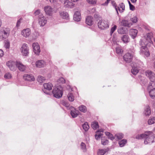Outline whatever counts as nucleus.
Here are the masks:
<instances>
[{
	"label": "nucleus",
	"instance_id": "nucleus-32",
	"mask_svg": "<svg viewBox=\"0 0 155 155\" xmlns=\"http://www.w3.org/2000/svg\"><path fill=\"white\" fill-rule=\"evenodd\" d=\"M150 95L152 99H155V89H153L149 91Z\"/></svg>",
	"mask_w": 155,
	"mask_h": 155
},
{
	"label": "nucleus",
	"instance_id": "nucleus-37",
	"mask_svg": "<svg viewBox=\"0 0 155 155\" xmlns=\"http://www.w3.org/2000/svg\"><path fill=\"white\" fill-rule=\"evenodd\" d=\"M155 123V117H150L148 120V124L151 125Z\"/></svg>",
	"mask_w": 155,
	"mask_h": 155
},
{
	"label": "nucleus",
	"instance_id": "nucleus-56",
	"mask_svg": "<svg viewBox=\"0 0 155 155\" xmlns=\"http://www.w3.org/2000/svg\"><path fill=\"white\" fill-rule=\"evenodd\" d=\"M21 19L20 18L18 20V21L16 25V26L17 27H18L20 26L21 23Z\"/></svg>",
	"mask_w": 155,
	"mask_h": 155
},
{
	"label": "nucleus",
	"instance_id": "nucleus-48",
	"mask_svg": "<svg viewBox=\"0 0 155 155\" xmlns=\"http://www.w3.org/2000/svg\"><path fill=\"white\" fill-rule=\"evenodd\" d=\"M137 20L138 19L136 17H134L130 19V21L134 23H136Z\"/></svg>",
	"mask_w": 155,
	"mask_h": 155
},
{
	"label": "nucleus",
	"instance_id": "nucleus-10",
	"mask_svg": "<svg viewBox=\"0 0 155 155\" xmlns=\"http://www.w3.org/2000/svg\"><path fill=\"white\" fill-rule=\"evenodd\" d=\"M146 75L149 77L151 82H154L155 81V74L151 71H147Z\"/></svg>",
	"mask_w": 155,
	"mask_h": 155
},
{
	"label": "nucleus",
	"instance_id": "nucleus-29",
	"mask_svg": "<svg viewBox=\"0 0 155 155\" xmlns=\"http://www.w3.org/2000/svg\"><path fill=\"white\" fill-rule=\"evenodd\" d=\"M152 82V83H149L148 84L147 89L149 91L152 89H155V83L154 82Z\"/></svg>",
	"mask_w": 155,
	"mask_h": 155
},
{
	"label": "nucleus",
	"instance_id": "nucleus-60",
	"mask_svg": "<svg viewBox=\"0 0 155 155\" xmlns=\"http://www.w3.org/2000/svg\"><path fill=\"white\" fill-rule=\"evenodd\" d=\"M139 62L141 61H137L133 62L132 64H133V63H136L137 64V66H138L139 65V64H138L139 63Z\"/></svg>",
	"mask_w": 155,
	"mask_h": 155
},
{
	"label": "nucleus",
	"instance_id": "nucleus-3",
	"mask_svg": "<svg viewBox=\"0 0 155 155\" xmlns=\"http://www.w3.org/2000/svg\"><path fill=\"white\" fill-rule=\"evenodd\" d=\"M52 93L54 97L56 98L61 97L63 95V88L60 86H57L53 89Z\"/></svg>",
	"mask_w": 155,
	"mask_h": 155
},
{
	"label": "nucleus",
	"instance_id": "nucleus-46",
	"mask_svg": "<svg viewBox=\"0 0 155 155\" xmlns=\"http://www.w3.org/2000/svg\"><path fill=\"white\" fill-rule=\"evenodd\" d=\"M117 28V26L116 25H114L113 27H112L110 30V34L111 35L113 33L114 31L116 30Z\"/></svg>",
	"mask_w": 155,
	"mask_h": 155
},
{
	"label": "nucleus",
	"instance_id": "nucleus-1",
	"mask_svg": "<svg viewBox=\"0 0 155 155\" xmlns=\"http://www.w3.org/2000/svg\"><path fill=\"white\" fill-rule=\"evenodd\" d=\"M136 138L138 139L145 138L144 143L145 144H151L155 141V134L151 131H146L144 134L136 136Z\"/></svg>",
	"mask_w": 155,
	"mask_h": 155
},
{
	"label": "nucleus",
	"instance_id": "nucleus-55",
	"mask_svg": "<svg viewBox=\"0 0 155 155\" xmlns=\"http://www.w3.org/2000/svg\"><path fill=\"white\" fill-rule=\"evenodd\" d=\"M110 1V0H107L104 3L102 4V5L104 6L107 5Z\"/></svg>",
	"mask_w": 155,
	"mask_h": 155
},
{
	"label": "nucleus",
	"instance_id": "nucleus-5",
	"mask_svg": "<svg viewBox=\"0 0 155 155\" xmlns=\"http://www.w3.org/2000/svg\"><path fill=\"white\" fill-rule=\"evenodd\" d=\"M98 26L99 28L102 30H104L109 28V22L107 20H100L98 23Z\"/></svg>",
	"mask_w": 155,
	"mask_h": 155
},
{
	"label": "nucleus",
	"instance_id": "nucleus-14",
	"mask_svg": "<svg viewBox=\"0 0 155 155\" xmlns=\"http://www.w3.org/2000/svg\"><path fill=\"white\" fill-rule=\"evenodd\" d=\"M6 65L11 70L14 71L15 70L16 64L14 62L11 61H8L7 62Z\"/></svg>",
	"mask_w": 155,
	"mask_h": 155
},
{
	"label": "nucleus",
	"instance_id": "nucleus-18",
	"mask_svg": "<svg viewBox=\"0 0 155 155\" xmlns=\"http://www.w3.org/2000/svg\"><path fill=\"white\" fill-rule=\"evenodd\" d=\"M44 10L46 14L49 15H51L53 11V9L49 6H47L44 7Z\"/></svg>",
	"mask_w": 155,
	"mask_h": 155
},
{
	"label": "nucleus",
	"instance_id": "nucleus-43",
	"mask_svg": "<svg viewBox=\"0 0 155 155\" xmlns=\"http://www.w3.org/2000/svg\"><path fill=\"white\" fill-rule=\"evenodd\" d=\"M34 14L35 16L37 15H38V18H39V17H40L41 15L42 16L43 15L42 13L41 12L40 10L39 9L37 10L35 12Z\"/></svg>",
	"mask_w": 155,
	"mask_h": 155
},
{
	"label": "nucleus",
	"instance_id": "nucleus-19",
	"mask_svg": "<svg viewBox=\"0 0 155 155\" xmlns=\"http://www.w3.org/2000/svg\"><path fill=\"white\" fill-rule=\"evenodd\" d=\"M64 5L66 8H72L74 5V4L69 0H66L64 2Z\"/></svg>",
	"mask_w": 155,
	"mask_h": 155
},
{
	"label": "nucleus",
	"instance_id": "nucleus-23",
	"mask_svg": "<svg viewBox=\"0 0 155 155\" xmlns=\"http://www.w3.org/2000/svg\"><path fill=\"white\" fill-rule=\"evenodd\" d=\"M93 18L91 16H88L86 18V23L88 25L91 26L93 24Z\"/></svg>",
	"mask_w": 155,
	"mask_h": 155
},
{
	"label": "nucleus",
	"instance_id": "nucleus-35",
	"mask_svg": "<svg viewBox=\"0 0 155 155\" xmlns=\"http://www.w3.org/2000/svg\"><path fill=\"white\" fill-rule=\"evenodd\" d=\"M118 33L120 34H123L126 33L127 31L125 28H121L118 30Z\"/></svg>",
	"mask_w": 155,
	"mask_h": 155
},
{
	"label": "nucleus",
	"instance_id": "nucleus-40",
	"mask_svg": "<svg viewBox=\"0 0 155 155\" xmlns=\"http://www.w3.org/2000/svg\"><path fill=\"white\" fill-rule=\"evenodd\" d=\"M116 52L117 54H121L123 52V50L121 49V47L119 46L117 47L116 48Z\"/></svg>",
	"mask_w": 155,
	"mask_h": 155
},
{
	"label": "nucleus",
	"instance_id": "nucleus-59",
	"mask_svg": "<svg viewBox=\"0 0 155 155\" xmlns=\"http://www.w3.org/2000/svg\"><path fill=\"white\" fill-rule=\"evenodd\" d=\"M4 54V53L3 51L1 49H0V57H2Z\"/></svg>",
	"mask_w": 155,
	"mask_h": 155
},
{
	"label": "nucleus",
	"instance_id": "nucleus-22",
	"mask_svg": "<svg viewBox=\"0 0 155 155\" xmlns=\"http://www.w3.org/2000/svg\"><path fill=\"white\" fill-rule=\"evenodd\" d=\"M117 8V10L119 11L120 12H123L125 10V5L123 3H120Z\"/></svg>",
	"mask_w": 155,
	"mask_h": 155
},
{
	"label": "nucleus",
	"instance_id": "nucleus-7",
	"mask_svg": "<svg viewBox=\"0 0 155 155\" xmlns=\"http://www.w3.org/2000/svg\"><path fill=\"white\" fill-rule=\"evenodd\" d=\"M43 86L44 89H42L43 92L46 94L50 95L51 93L49 91L52 89V84L51 83H46L44 84Z\"/></svg>",
	"mask_w": 155,
	"mask_h": 155
},
{
	"label": "nucleus",
	"instance_id": "nucleus-16",
	"mask_svg": "<svg viewBox=\"0 0 155 155\" xmlns=\"http://www.w3.org/2000/svg\"><path fill=\"white\" fill-rule=\"evenodd\" d=\"M70 109H72L71 111V114L73 118L76 117L78 114L79 111L76 110L73 107H71Z\"/></svg>",
	"mask_w": 155,
	"mask_h": 155
},
{
	"label": "nucleus",
	"instance_id": "nucleus-31",
	"mask_svg": "<svg viewBox=\"0 0 155 155\" xmlns=\"http://www.w3.org/2000/svg\"><path fill=\"white\" fill-rule=\"evenodd\" d=\"M91 127L94 130H96L98 127V124L97 122L94 121L92 122L91 124Z\"/></svg>",
	"mask_w": 155,
	"mask_h": 155
},
{
	"label": "nucleus",
	"instance_id": "nucleus-26",
	"mask_svg": "<svg viewBox=\"0 0 155 155\" xmlns=\"http://www.w3.org/2000/svg\"><path fill=\"white\" fill-rule=\"evenodd\" d=\"M151 111L150 107L148 105H147L145 108L143 113L146 116H149L151 114Z\"/></svg>",
	"mask_w": 155,
	"mask_h": 155
},
{
	"label": "nucleus",
	"instance_id": "nucleus-39",
	"mask_svg": "<svg viewBox=\"0 0 155 155\" xmlns=\"http://www.w3.org/2000/svg\"><path fill=\"white\" fill-rule=\"evenodd\" d=\"M45 80V78L41 76H39L37 79V81L40 83H42Z\"/></svg>",
	"mask_w": 155,
	"mask_h": 155
},
{
	"label": "nucleus",
	"instance_id": "nucleus-28",
	"mask_svg": "<svg viewBox=\"0 0 155 155\" xmlns=\"http://www.w3.org/2000/svg\"><path fill=\"white\" fill-rule=\"evenodd\" d=\"M152 37V33H148L147 34V37H146L145 39L147 41L146 42H148L151 43L152 42L151 40V38Z\"/></svg>",
	"mask_w": 155,
	"mask_h": 155
},
{
	"label": "nucleus",
	"instance_id": "nucleus-27",
	"mask_svg": "<svg viewBox=\"0 0 155 155\" xmlns=\"http://www.w3.org/2000/svg\"><path fill=\"white\" fill-rule=\"evenodd\" d=\"M121 40L124 43H127L130 41V38L127 35H124L122 36Z\"/></svg>",
	"mask_w": 155,
	"mask_h": 155
},
{
	"label": "nucleus",
	"instance_id": "nucleus-21",
	"mask_svg": "<svg viewBox=\"0 0 155 155\" xmlns=\"http://www.w3.org/2000/svg\"><path fill=\"white\" fill-rule=\"evenodd\" d=\"M137 33V30L135 29H130L129 31L130 35L133 39L136 37Z\"/></svg>",
	"mask_w": 155,
	"mask_h": 155
},
{
	"label": "nucleus",
	"instance_id": "nucleus-50",
	"mask_svg": "<svg viewBox=\"0 0 155 155\" xmlns=\"http://www.w3.org/2000/svg\"><path fill=\"white\" fill-rule=\"evenodd\" d=\"M62 104L64 106L67 107H69L70 104L67 102L65 101H63L62 103Z\"/></svg>",
	"mask_w": 155,
	"mask_h": 155
},
{
	"label": "nucleus",
	"instance_id": "nucleus-13",
	"mask_svg": "<svg viewBox=\"0 0 155 155\" xmlns=\"http://www.w3.org/2000/svg\"><path fill=\"white\" fill-rule=\"evenodd\" d=\"M23 78L25 80L29 81H33L35 80L34 77L31 74H25L23 75Z\"/></svg>",
	"mask_w": 155,
	"mask_h": 155
},
{
	"label": "nucleus",
	"instance_id": "nucleus-64",
	"mask_svg": "<svg viewBox=\"0 0 155 155\" xmlns=\"http://www.w3.org/2000/svg\"><path fill=\"white\" fill-rule=\"evenodd\" d=\"M55 0H50V1L51 3H52L54 2Z\"/></svg>",
	"mask_w": 155,
	"mask_h": 155
},
{
	"label": "nucleus",
	"instance_id": "nucleus-12",
	"mask_svg": "<svg viewBox=\"0 0 155 155\" xmlns=\"http://www.w3.org/2000/svg\"><path fill=\"white\" fill-rule=\"evenodd\" d=\"M39 24L40 26H43L47 23V20L43 15H41L40 17L38 18Z\"/></svg>",
	"mask_w": 155,
	"mask_h": 155
},
{
	"label": "nucleus",
	"instance_id": "nucleus-57",
	"mask_svg": "<svg viewBox=\"0 0 155 155\" xmlns=\"http://www.w3.org/2000/svg\"><path fill=\"white\" fill-rule=\"evenodd\" d=\"M130 9L132 11H134L135 9L134 6L132 4H130Z\"/></svg>",
	"mask_w": 155,
	"mask_h": 155
},
{
	"label": "nucleus",
	"instance_id": "nucleus-47",
	"mask_svg": "<svg viewBox=\"0 0 155 155\" xmlns=\"http://www.w3.org/2000/svg\"><path fill=\"white\" fill-rule=\"evenodd\" d=\"M4 77L5 78L10 79L12 78V76L10 73H7L5 75Z\"/></svg>",
	"mask_w": 155,
	"mask_h": 155
},
{
	"label": "nucleus",
	"instance_id": "nucleus-30",
	"mask_svg": "<svg viewBox=\"0 0 155 155\" xmlns=\"http://www.w3.org/2000/svg\"><path fill=\"white\" fill-rule=\"evenodd\" d=\"M122 25L124 26L129 27L130 26V23L129 21L127 20H124L121 22Z\"/></svg>",
	"mask_w": 155,
	"mask_h": 155
},
{
	"label": "nucleus",
	"instance_id": "nucleus-8",
	"mask_svg": "<svg viewBox=\"0 0 155 155\" xmlns=\"http://www.w3.org/2000/svg\"><path fill=\"white\" fill-rule=\"evenodd\" d=\"M2 37L3 38H6L8 37L10 33V29L9 28H5L1 31Z\"/></svg>",
	"mask_w": 155,
	"mask_h": 155
},
{
	"label": "nucleus",
	"instance_id": "nucleus-4",
	"mask_svg": "<svg viewBox=\"0 0 155 155\" xmlns=\"http://www.w3.org/2000/svg\"><path fill=\"white\" fill-rule=\"evenodd\" d=\"M138 64H139L138 66H137V64L136 63H133L131 65L132 69L131 72L134 75H136L139 71V68L143 65V62H139Z\"/></svg>",
	"mask_w": 155,
	"mask_h": 155
},
{
	"label": "nucleus",
	"instance_id": "nucleus-54",
	"mask_svg": "<svg viewBox=\"0 0 155 155\" xmlns=\"http://www.w3.org/2000/svg\"><path fill=\"white\" fill-rule=\"evenodd\" d=\"M5 46L6 48H9L10 47V43L9 42L7 41L5 43Z\"/></svg>",
	"mask_w": 155,
	"mask_h": 155
},
{
	"label": "nucleus",
	"instance_id": "nucleus-53",
	"mask_svg": "<svg viewBox=\"0 0 155 155\" xmlns=\"http://www.w3.org/2000/svg\"><path fill=\"white\" fill-rule=\"evenodd\" d=\"M102 135V134H96L95 135V138L96 140H97L99 139V138H100L101 137Z\"/></svg>",
	"mask_w": 155,
	"mask_h": 155
},
{
	"label": "nucleus",
	"instance_id": "nucleus-6",
	"mask_svg": "<svg viewBox=\"0 0 155 155\" xmlns=\"http://www.w3.org/2000/svg\"><path fill=\"white\" fill-rule=\"evenodd\" d=\"M29 48L28 45L23 44L20 48V51L22 55L23 56H28L29 53Z\"/></svg>",
	"mask_w": 155,
	"mask_h": 155
},
{
	"label": "nucleus",
	"instance_id": "nucleus-49",
	"mask_svg": "<svg viewBox=\"0 0 155 155\" xmlns=\"http://www.w3.org/2000/svg\"><path fill=\"white\" fill-rule=\"evenodd\" d=\"M112 4L113 5V6L115 8L116 12L117 13L118 15H119V13L118 11L117 10V4L115 3V2L114 1H113L112 2Z\"/></svg>",
	"mask_w": 155,
	"mask_h": 155
},
{
	"label": "nucleus",
	"instance_id": "nucleus-20",
	"mask_svg": "<svg viewBox=\"0 0 155 155\" xmlns=\"http://www.w3.org/2000/svg\"><path fill=\"white\" fill-rule=\"evenodd\" d=\"M16 65L20 71H23L25 69V66L19 62H16Z\"/></svg>",
	"mask_w": 155,
	"mask_h": 155
},
{
	"label": "nucleus",
	"instance_id": "nucleus-63",
	"mask_svg": "<svg viewBox=\"0 0 155 155\" xmlns=\"http://www.w3.org/2000/svg\"><path fill=\"white\" fill-rule=\"evenodd\" d=\"M103 130L101 129V130H98L97 132H103Z\"/></svg>",
	"mask_w": 155,
	"mask_h": 155
},
{
	"label": "nucleus",
	"instance_id": "nucleus-44",
	"mask_svg": "<svg viewBox=\"0 0 155 155\" xmlns=\"http://www.w3.org/2000/svg\"><path fill=\"white\" fill-rule=\"evenodd\" d=\"M124 135L121 133L117 134L115 135V137L118 139H120L123 137Z\"/></svg>",
	"mask_w": 155,
	"mask_h": 155
},
{
	"label": "nucleus",
	"instance_id": "nucleus-2",
	"mask_svg": "<svg viewBox=\"0 0 155 155\" xmlns=\"http://www.w3.org/2000/svg\"><path fill=\"white\" fill-rule=\"evenodd\" d=\"M147 44V42L144 43L143 41L142 40H140V44L141 46L140 48V53L143 55H145L147 57H148L150 54L146 46Z\"/></svg>",
	"mask_w": 155,
	"mask_h": 155
},
{
	"label": "nucleus",
	"instance_id": "nucleus-61",
	"mask_svg": "<svg viewBox=\"0 0 155 155\" xmlns=\"http://www.w3.org/2000/svg\"><path fill=\"white\" fill-rule=\"evenodd\" d=\"M110 133L109 132H105V134H106V135H107V136L108 137L109 135L110 134Z\"/></svg>",
	"mask_w": 155,
	"mask_h": 155
},
{
	"label": "nucleus",
	"instance_id": "nucleus-17",
	"mask_svg": "<svg viewBox=\"0 0 155 155\" xmlns=\"http://www.w3.org/2000/svg\"><path fill=\"white\" fill-rule=\"evenodd\" d=\"M81 13L80 11H77L75 12L74 15V19L75 21H79L81 19Z\"/></svg>",
	"mask_w": 155,
	"mask_h": 155
},
{
	"label": "nucleus",
	"instance_id": "nucleus-38",
	"mask_svg": "<svg viewBox=\"0 0 155 155\" xmlns=\"http://www.w3.org/2000/svg\"><path fill=\"white\" fill-rule=\"evenodd\" d=\"M68 100L70 101H74V97L72 93H69L68 95Z\"/></svg>",
	"mask_w": 155,
	"mask_h": 155
},
{
	"label": "nucleus",
	"instance_id": "nucleus-33",
	"mask_svg": "<svg viewBox=\"0 0 155 155\" xmlns=\"http://www.w3.org/2000/svg\"><path fill=\"white\" fill-rule=\"evenodd\" d=\"M107 151V150L106 149H99L97 152V155H104Z\"/></svg>",
	"mask_w": 155,
	"mask_h": 155
},
{
	"label": "nucleus",
	"instance_id": "nucleus-25",
	"mask_svg": "<svg viewBox=\"0 0 155 155\" xmlns=\"http://www.w3.org/2000/svg\"><path fill=\"white\" fill-rule=\"evenodd\" d=\"M45 63L43 60H40L37 61L36 63L37 67L41 68L44 66Z\"/></svg>",
	"mask_w": 155,
	"mask_h": 155
},
{
	"label": "nucleus",
	"instance_id": "nucleus-15",
	"mask_svg": "<svg viewBox=\"0 0 155 155\" xmlns=\"http://www.w3.org/2000/svg\"><path fill=\"white\" fill-rule=\"evenodd\" d=\"M21 34L26 38L29 37L31 34V31L29 28H27L23 29L21 32Z\"/></svg>",
	"mask_w": 155,
	"mask_h": 155
},
{
	"label": "nucleus",
	"instance_id": "nucleus-11",
	"mask_svg": "<svg viewBox=\"0 0 155 155\" xmlns=\"http://www.w3.org/2000/svg\"><path fill=\"white\" fill-rule=\"evenodd\" d=\"M133 55L129 53H126L123 57L124 60L127 63H130L131 61Z\"/></svg>",
	"mask_w": 155,
	"mask_h": 155
},
{
	"label": "nucleus",
	"instance_id": "nucleus-36",
	"mask_svg": "<svg viewBox=\"0 0 155 155\" xmlns=\"http://www.w3.org/2000/svg\"><path fill=\"white\" fill-rule=\"evenodd\" d=\"M82 127L84 130L85 131H87L89 129V127L88 123L87 122H85L82 125Z\"/></svg>",
	"mask_w": 155,
	"mask_h": 155
},
{
	"label": "nucleus",
	"instance_id": "nucleus-42",
	"mask_svg": "<svg viewBox=\"0 0 155 155\" xmlns=\"http://www.w3.org/2000/svg\"><path fill=\"white\" fill-rule=\"evenodd\" d=\"M108 140L104 137L102 138L101 139V143L104 145H105L108 144Z\"/></svg>",
	"mask_w": 155,
	"mask_h": 155
},
{
	"label": "nucleus",
	"instance_id": "nucleus-51",
	"mask_svg": "<svg viewBox=\"0 0 155 155\" xmlns=\"http://www.w3.org/2000/svg\"><path fill=\"white\" fill-rule=\"evenodd\" d=\"M58 81L59 83H61L63 84L65 83V80L64 78L61 77L59 78Z\"/></svg>",
	"mask_w": 155,
	"mask_h": 155
},
{
	"label": "nucleus",
	"instance_id": "nucleus-62",
	"mask_svg": "<svg viewBox=\"0 0 155 155\" xmlns=\"http://www.w3.org/2000/svg\"><path fill=\"white\" fill-rule=\"evenodd\" d=\"M137 0H130V1H131V2L132 3H135V2H136Z\"/></svg>",
	"mask_w": 155,
	"mask_h": 155
},
{
	"label": "nucleus",
	"instance_id": "nucleus-45",
	"mask_svg": "<svg viewBox=\"0 0 155 155\" xmlns=\"http://www.w3.org/2000/svg\"><path fill=\"white\" fill-rule=\"evenodd\" d=\"M87 2L90 4L94 5L96 4V0H87Z\"/></svg>",
	"mask_w": 155,
	"mask_h": 155
},
{
	"label": "nucleus",
	"instance_id": "nucleus-24",
	"mask_svg": "<svg viewBox=\"0 0 155 155\" xmlns=\"http://www.w3.org/2000/svg\"><path fill=\"white\" fill-rule=\"evenodd\" d=\"M60 16L63 19H68L69 15L68 13L64 11H61L60 12Z\"/></svg>",
	"mask_w": 155,
	"mask_h": 155
},
{
	"label": "nucleus",
	"instance_id": "nucleus-41",
	"mask_svg": "<svg viewBox=\"0 0 155 155\" xmlns=\"http://www.w3.org/2000/svg\"><path fill=\"white\" fill-rule=\"evenodd\" d=\"M126 143L127 140H126L123 139L119 141V144L120 147H122L124 146Z\"/></svg>",
	"mask_w": 155,
	"mask_h": 155
},
{
	"label": "nucleus",
	"instance_id": "nucleus-52",
	"mask_svg": "<svg viewBox=\"0 0 155 155\" xmlns=\"http://www.w3.org/2000/svg\"><path fill=\"white\" fill-rule=\"evenodd\" d=\"M81 149L83 150L84 151L86 150V145L84 143L82 142L81 144Z\"/></svg>",
	"mask_w": 155,
	"mask_h": 155
},
{
	"label": "nucleus",
	"instance_id": "nucleus-34",
	"mask_svg": "<svg viewBox=\"0 0 155 155\" xmlns=\"http://www.w3.org/2000/svg\"><path fill=\"white\" fill-rule=\"evenodd\" d=\"M79 109L80 111L84 113L86 112L87 111L86 107L84 105H81L79 106Z\"/></svg>",
	"mask_w": 155,
	"mask_h": 155
},
{
	"label": "nucleus",
	"instance_id": "nucleus-9",
	"mask_svg": "<svg viewBox=\"0 0 155 155\" xmlns=\"http://www.w3.org/2000/svg\"><path fill=\"white\" fill-rule=\"evenodd\" d=\"M32 47L34 53L37 55H38L41 51V50L38 43H34L32 44Z\"/></svg>",
	"mask_w": 155,
	"mask_h": 155
},
{
	"label": "nucleus",
	"instance_id": "nucleus-58",
	"mask_svg": "<svg viewBox=\"0 0 155 155\" xmlns=\"http://www.w3.org/2000/svg\"><path fill=\"white\" fill-rule=\"evenodd\" d=\"M108 137L111 140H113L114 139V137H113V135L111 134H110Z\"/></svg>",
	"mask_w": 155,
	"mask_h": 155
}]
</instances>
